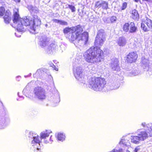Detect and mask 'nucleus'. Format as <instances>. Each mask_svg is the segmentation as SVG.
<instances>
[{
	"instance_id": "1",
	"label": "nucleus",
	"mask_w": 152,
	"mask_h": 152,
	"mask_svg": "<svg viewBox=\"0 0 152 152\" xmlns=\"http://www.w3.org/2000/svg\"><path fill=\"white\" fill-rule=\"evenodd\" d=\"M73 72L76 78L80 84H86L89 88L96 91H102L105 87L106 83L105 79L100 77H91L89 79L86 84L87 77L83 75L82 68L79 66L73 65Z\"/></svg>"
},
{
	"instance_id": "2",
	"label": "nucleus",
	"mask_w": 152,
	"mask_h": 152,
	"mask_svg": "<svg viewBox=\"0 0 152 152\" xmlns=\"http://www.w3.org/2000/svg\"><path fill=\"white\" fill-rule=\"evenodd\" d=\"M18 12H15L13 21L14 25L16 27L17 30L19 32L24 30V26H29L30 27V31L33 34H35L36 26H38L41 24V21L38 16L34 15L32 18L29 16L23 18H19ZM17 33H15L16 35Z\"/></svg>"
},
{
	"instance_id": "3",
	"label": "nucleus",
	"mask_w": 152,
	"mask_h": 152,
	"mask_svg": "<svg viewBox=\"0 0 152 152\" xmlns=\"http://www.w3.org/2000/svg\"><path fill=\"white\" fill-rule=\"evenodd\" d=\"M83 30L80 25L70 28L66 27L63 30L65 34L69 33V39L71 41H75L76 43H78L80 46L86 44L88 41V34L86 32L82 34Z\"/></svg>"
},
{
	"instance_id": "4",
	"label": "nucleus",
	"mask_w": 152,
	"mask_h": 152,
	"mask_svg": "<svg viewBox=\"0 0 152 152\" xmlns=\"http://www.w3.org/2000/svg\"><path fill=\"white\" fill-rule=\"evenodd\" d=\"M83 56L84 59L86 62L92 64L103 60V52L97 46L91 47L84 53Z\"/></svg>"
},
{
	"instance_id": "5",
	"label": "nucleus",
	"mask_w": 152,
	"mask_h": 152,
	"mask_svg": "<svg viewBox=\"0 0 152 152\" xmlns=\"http://www.w3.org/2000/svg\"><path fill=\"white\" fill-rule=\"evenodd\" d=\"M51 132L50 130H46L42 132L40 134V137L35 132H30L28 130L25 131V135L29 138V139L32 140L31 142V145L33 147V150L34 151H41L40 143L41 142L40 139H45L49 136Z\"/></svg>"
},
{
	"instance_id": "6",
	"label": "nucleus",
	"mask_w": 152,
	"mask_h": 152,
	"mask_svg": "<svg viewBox=\"0 0 152 152\" xmlns=\"http://www.w3.org/2000/svg\"><path fill=\"white\" fill-rule=\"evenodd\" d=\"M137 136H131V141L133 143L138 144L140 141H144L148 137L152 136V131H146L145 129H139L136 132Z\"/></svg>"
},
{
	"instance_id": "7",
	"label": "nucleus",
	"mask_w": 152,
	"mask_h": 152,
	"mask_svg": "<svg viewBox=\"0 0 152 152\" xmlns=\"http://www.w3.org/2000/svg\"><path fill=\"white\" fill-rule=\"evenodd\" d=\"M65 49V46L64 44H61L60 45L59 47L58 48V46L56 44L54 43H52L46 49V51L48 54H53L54 52L56 51L59 50L60 51L61 50V52H62Z\"/></svg>"
},
{
	"instance_id": "8",
	"label": "nucleus",
	"mask_w": 152,
	"mask_h": 152,
	"mask_svg": "<svg viewBox=\"0 0 152 152\" xmlns=\"http://www.w3.org/2000/svg\"><path fill=\"white\" fill-rule=\"evenodd\" d=\"M105 35L103 30H99L96 38L95 44L96 45L102 46L105 40Z\"/></svg>"
},
{
	"instance_id": "9",
	"label": "nucleus",
	"mask_w": 152,
	"mask_h": 152,
	"mask_svg": "<svg viewBox=\"0 0 152 152\" xmlns=\"http://www.w3.org/2000/svg\"><path fill=\"white\" fill-rule=\"evenodd\" d=\"M34 93L35 96L40 100L45 99L46 95L45 90L40 87H35L34 90Z\"/></svg>"
},
{
	"instance_id": "10",
	"label": "nucleus",
	"mask_w": 152,
	"mask_h": 152,
	"mask_svg": "<svg viewBox=\"0 0 152 152\" xmlns=\"http://www.w3.org/2000/svg\"><path fill=\"white\" fill-rule=\"evenodd\" d=\"M141 28L145 31H152V21L146 18L141 24Z\"/></svg>"
},
{
	"instance_id": "11",
	"label": "nucleus",
	"mask_w": 152,
	"mask_h": 152,
	"mask_svg": "<svg viewBox=\"0 0 152 152\" xmlns=\"http://www.w3.org/2000/svg\"><path fill=\"white\" fill-rule=\"evenodd\" d=\"M110 65V67L113 71H118L120 70L119 61L117 58H114L112 59Z\"/></svg>"
},
{
	"instance_id": "12",
	"label": "nucleus",
	"mask_w": 152,
	"mask_h": 152,
	"mask_svg": "<svg viewBox=\"0 0 152 152\" xmlns=\"http://www.w3.org/2000/svg\"><path fill=\"white\" fill-rule=\"evenodd\" d=\"M119 87V84H117L116 81L110 80L107 83L106 88L108 91L116 89Z\"/></svg>"
},
{
	"instance_id": "13",
	"label": "nucleus",
	"mask_w": 152,
	"mask_h": 152,
	"mask_svg": "<svg viewBox=\"0 0 152 152\" xmlns=\"http://www.w3.org/2000/svg\"><path fill=\"white\" fill-rule=\"evenodd\" d=\"M138 57L136 53L133 52L129 53L127 56L126 61L127 62L132 63L135 62Z\"/></svg>"
},
{
	"instance_id": "14",
	"label": "nucleus",
	"mask_w": 152,
	"mask_h": 152,
	"mask_svg": "<svg viewBox=\"0 0 152 152\" xmlns=\"http://www.w3.org/2000/svg\"><path fill=\"white\" fill-rule=\"evenodd\" d=\"M49 43L48 39L45 36L42 37L39 42V46L44 48L48 45Z\"/></svg>"
},
{
	"instance_id": "15",
	"label": "nucleus",
	"mask_w": 152,
	"mask_h": 152,
	"mask_svg": "<svg viewBox=\"0 0 152 152\" xmlns=\"http://www.w3.org/2000/svg\"><path fill=\"white\" fill-rule=\"evenodd\" d=\"M30 83H28L25 88L24 89L23 91V93L26 97H28L31 99H33V96L30 95L31 88L29 86Z\"/></svg>"
},
{
	"instance_id": "16",
	"label": "nucleus",
	"mask_w": 152,
	"mask_h": 152,
	"mask_svg": "<svg viewBox=\"0 0 152 152\" xmlns=\"http://www.w3.org/2000/svg\"><path fill=\"white\" fill-rule=\"evenodd\" d=\"M108 4L107 2L101 1L97 2L96 3V6L98 8L102 7L103 9H107L108 7Z\"/></svg>"
},
{
	"instance_id": "17",
	"label": "nucleus",
	"mask_w": 152,
	"mask_h": 152,
	"mask_svg": "<svg viewBox=\"0 0 152 152\" xmlns=\"http://www.w3.org/2000/svg\"><path fill=\"white\" fill-rule=\"evenodd\" d=\"M5 23L8 24L11 20L10 12L9 10H7L4 18Z\"/></svg>"
},
{
	"instance_id": "18",
	"label": "nucleus",
	"mask_w": 152,
	"mask_h": 152,
	"mask_svg": "<svg viewBox=\"0 0 152 152\" xmlns=\"http://www.w3.org/2000/svg\"><path fill=\"white\" fill-rule=\"evenodd\" d=\"M56 137L57 140L63 142L66 138L65 134L64 133L58 132L56 134Z\"/></svg>"
},
{
	"instance_id": "19",
	"label": "nucleus",
	"mask_w": 152,
	"mask_h": 152,
	"mask_svg": "<svg viewBox=\"0 0 152 152\" xmlns=\"http://www.w3.org/2000/svg\"><path fill=\"white\" fill-rule=\"evenodd\" d=\"M142 64L144 69L148 67L149 63L148 59L146 57H142Z\"/></svg>"
},
{
	"instance_id": "20",
	"label": "nucleus",
	"mask_w": 152,
	"mask_h": 152,
	"mask_svg": "<svg viewBox=\"0 0 152 152\" xmlns=\"http://www.w3.org/2000/svg\"><path fill=\"white\" fill-rule=\"evenodd\" d=\"M126 40L125 38L123 37H121L117 40L118 44L120 46L123 47L126 44Z\"/></svg>"
},
{
	"instance_id": "21",
	"label": "nucleus",
	"mask_w": 152,
	"mask_h": 152,
	"mask_svg": "<svg viewBox=\"0 0 152 152\" xmlns=\"http://www.w3.org/2000/svg\"><path fill=\"white\" fill-rule=\"evenodd\" d=\"M120 145H129V143L128 139L127 137L126 136L123 137L119 142Z\"/></svg>"
},
{
	"instance_id": "22",
	"label": "nucleus",
	"mask_w": 152,
	"mask_h": 152,
	"mask_svg": "<svg viewBox=\"0 0 152 152\" xmlns=\"http://www.w3.org/2000/svg\"><path fill=\"white\" fill-rule=\"evenodd\" d=\"M137 28L135 26L134 22H131L130 23V28L129 33H133L136 32Z\"/></svg>"
},
{
	"instance_id": "23",
	"label": "nucleus",
	"mask_w": 152,
	"mask_h": 152,
	"mask_svg": "<svg viewBox=\"0 0 152 152\" xmlns=\"http://www.w3.org/2000/svg\"><path fill=\"white\" fill-rule=\"evenodd\" d=\"M131 17L134 20H138L139 18V15L137 10H132L131 13Z\"/></svg>"
},
{
	"instance_id": "24",
	"label": "nucleus",
	"mask_w": 152,
	"mask_h": 152,
	"mask_svg": "<svg viewBox=\"0 0 152 152\" xmlns=\"http://www.w3.org/2000/svg\"><path fill=\"white\" fill-rule=\"evenodd\" d=\"M6 121L4 117L0 116V129L4 128L6 126Z\"/></svg>"
},
{
	"instance_id": "25",
	"label": "nucleus",
	"mask_w": 152,
	"mask_h": 152,
	"mask_svg": "<svg viewBox=\"0 0 152 152\" xmlns=\"http://www.w3.org/2000/svg\"><path fill=\"white\" fill-rule=\"evenodd\" d=\"M53 22L59 24L62 26H67L68 25L67 22L62 20H59L56 19H54L53 20Z\"/></svg>"
},
{
	"instance_id": "26",
	"label": "nucleus",
	"mask_w": 152,
	"mask_h": 152,
	"mask_svg": "<svg viewBox=\"0 0 152 152\" xmlns=\"http://www.w3.org/2000/svg\"><path fill=\"white\" fill-rule=\"evenodd\" d=\"M44 72L41 69H38L35 74L33 75L34 77H40L44 74Z\"/></svg>"
},
{
	"instance_id": "27",
	"label": "nucleus",
	"mask_w": 152,
	"mask_h": 152,
	"mask_svg": "<svg viewBox=\"0 0 152 152\" xmlns=\"http://www.w3.org/2000/svg\"><path fill=\"white\" fill-rule=\"evenodd\" d=\"M116 20V17L115 16H113L109 18H108L105 22L107 23H113L115 22Z\"/></svg>"
},
{
	"instance_id": "28",
	"label": "nucleus",
	"mask_w": 152,
	"mask_h": 152,
	"mask_svg": "<svg viewBox=\"0 0 152 152\" xmlns=\"http://www.w3.org/2000/svg\"><path fill=\"white\" fill-rule=\"evenodd\" d=\"M129 75L131 76H136L138 75L140 73V72L137 69H136L133 70L132 71L130 72Z\"/></svg>"
},
{
	"instance_id": "29",
	"label": "nucleus",
	"mask_w": 152,
	"mask_h": 152,
	"mask_svg": "<svg viewBox=\"0 0 152 152\" xmlns=\"http://www.w3.org/2000/svg\"><path fill=\"white\" fill-rule=\"evenodd\" d=\"M130 28V24L127 23H125L123 26V29L124 31L125 32L129 31Z\"/></svg>"
},
{
	"instance_id": "30",
	"label": "nucleus",
	"mask_w": 152,
	"mask_h": 152,
	"mask_svg": "<svg viewBox=\"0 0 152 152\" xmlns=\"http://www.w3.org/2000/svg\"><path fill=\"white\" fill-rule=\"evenodd\" d=\"M28 8L30 11H31L32 12L35 13H37L38 12V8L36 7H33L31 5L28 6Z\"/></svg>"
},
{
	"instance_id": "31",
	"label": "nucleus",
	"mask_w": 152,
	"mask_h": 152,
	"mask_svg": "<svg viewBox=\"0 0 152 152\" xmlns=\"http://www.w3.org/2000/svg\"><path fill=\"white\" fill-rule=\"evenodd\" d=\"M110 152H123V150L122 148H120L118 149L115 148L110 151Z\"/></svg>"
},
{
	"instance_id": "32",
	"label": "nucleus",
	"mask_w": 152,
	"mask_h": 152,
	"mask_svg": "<svg viewBox=\"0 0 152 152\" xmlns=\"http://www.w3.org/2000/svg\"><path fill=\"white\" fill-rule=\"evenodd\" d=\"M68 8H69L71 10L72 12H74L76 11V8L75 7L71 5H68Z\"/></svg>"
},
{
	"instance_id": "33",
	"label": "nucleus",
	"mask_w": 152,
	"mask_h": 152,
	"mask_svg": "<svg viewBox=\"0 0 152 152\" xmlns=\"http://www.w3.org/2000/svg\"><path fill=\"white\" fill-rule=\"evenodd\" d=\"M5 9L4 7H0V16H2L3 15L4 13Z\"/></svg>"
},
{
	"instance_id": "34",
	"label": "nucleus",
	"mask_w": 152,
	"mask_h": 152,
	"mask_svg": "<svg viewBox=\"0 0 152 152\" xmlns=\"http://www.w3.org/2000/svg\"><path fill=\"white\" fill-rule=\"evenodd\" d=\"M127 4L126 2H124L123 3L122 5V6L121 7V10H124L126 9L127 7Z\"/></svg>"
},
{
	"instance_id": "35",
	"label": "nucleus",
	"mask_w": 152,
	"mask_h": 152,
	"mask_svg": "<svg viewBox=\"0 0 152 152\" xmlns=\"http://www.w3.org/2000/svg\"><path fill=\"white\" fill-rule=\"evenodd\" d=\"M52 136L51 135L50 136L49 140H45L44 141V142L45 143L47 144L48 143H51L53 141V140H52Z\"/></svg>"
},
{
	"instance_id": "36",
	"label": "nucleus",
	"mask_w": 152,
	"mask_h": 152,
	"mask_svg": "<svg viewBox=\"0 0 152 152\" xmlns=\"http://www.w3.org/2000/svg\"><path fill=\"white\" fill-rule=\"evenodd\" d=\"M50 66L52 67L53 69L55 70L56 71H57L58 70V68L56 67V66L54 65L53 64L50 63L49 64Z\"/></svg>"
},
{
	"instance_id": "37",
	"label": "nucleus",
	"mask_w": 152,
	"mask_h": 152,
	"mask_svg": "<svg viewBox=\"0 0 152 152\" xmlns=\"http://www.w3.org/2000/svg\"><path fill=\"white\" fill-rule=\"evenodd\" d=\"M89 20L92 23H94L95 21V19L93 16H91Z\"/></svg>"
},
{
	"instance_id": "38",
	"label": "nucleus",
	"mask_w": 152,
	"mask_h": 152,
	"mask_svg": "<svg viewBox=\"0 0 152 152\" xmlns=\"http://www.w3.org/2000/svg\"><path fill=\"white\" fill-rule=\"evenodd\" d=\"M140 150V148L139 147H137L134 150V152H137Z\"/></svg>"
},
{
	"instance_id": "39",
	"label": "nucleus",
	"mask_w": 152,
	"mask_h": 152,
	"mask_svg": "<svg viewBox=\"0 0 152 152\" xmlns=\"http://www.w3.org/2000/svg\"><path fill=\"white\" fill-rule=\"evenodd\" d=\"M149 54L150 56L152 58V48L150 49Z\"/></svg>"
},
{
	"instance_id": "40",
	"label": "nucleus",
	"mask_w": 152,
	"mask_h": 152,
	"mask_svg": "<svg viewBox=\"0 0 152 152\" xmlns=\"http://www.w3.org/2000/svg\"><path fill=\"white\" fill-rule=\"evenodd\" d=\"M16 78L17 80H18V81H20L21 79V77L20 76H17L16 77Z\"/></svg>"
},
{
	"instance_id": "41",
	"label": "nucleus",
	"mask_w": 152,
	"mask_h": 152,
	"mask_svg": "<svg viewBox=\"0 0 152 152\" xmlns=\"http://www.w3.org/2000/svg\"><path fill=\"white\" fill-rule=\"evenodd\" d=\"M31 75V74L30 73L28 75H24L25 77H27L30 76Z\"/></svg>"
},
{
	"instance_id": "42",
	"label": "nucleus",
	"mask_w": 152,
	"mask_h": 152,
	"mask_svg": "<svg viewBox=\"0 0 152 152\" xmlns=\"http://www.w3.org/2000/svg\"><path fill=\"white\" fill-rule=\"evenodd\" d=\"M15 2H19L20 1V0H14Z\"/></svg>"
},
{
	"instance_id": "43",
	"label": "nucleus",
	"mask_w": 152,
	"mask_h": 152,
	"mask_svg": "<svg viewBox=\"0 0 152 152\" xmlns=\"http://www.w3.org/2000/svg\"><path fill=\"white\" fill-rule=\"evenodd\" d=\"M126 152H130V151L128 150H127L126 151Z\"/></svg>"
},
{
	"instance_id": "44",
	"label": "nucleus",
	"mask_w": 152,
	"mask_h": 152,
	"mask_svg": "<svg viewBox=\"0 0 152 152\" xmlns=\"http://www.w3.org/2000/svg\"><path fill=\"white\" fill-rule=\"evenodd\" d=\"M48 26L47 24H45V26Z\"/></svg>"
},
{
	"instance_id": "45",
	"label": "nucleus",
	"mask_w": 152,
	"mask_h": 152,
	"mask_svg": "<svg viewBox=\"0 0 152 152\" xmlns=\"http://www.w3.org/2000/svg\"><path fill=\"white\" fill-rule=\"evenodd\" d=\"M18 96H19V93H18Z\"/></svg>"
},
{
	"instance_id": "46",
	"label": "nucleus",
	"mask_w": 152,
	"mask_h": 152,
	"mask_svg": "<svg viewBox=\"0 0 152 152\" xmlns=\"http://www.w3.org/2000/svg\"><path fill=\"white\" fill-rule=\"evenodd\" d=\"M20 36H18V37H20Z\"/></svg>"
}]
</instances>
